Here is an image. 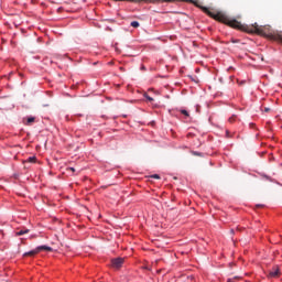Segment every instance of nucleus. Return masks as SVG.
<instances>
[{
	"label": "nucleus",
	"mask_w": 282,
	"mask_h": 282,
	"mask_svg": "<svg viewBox=\"0 0 282 282\" xmlns=\"http://www.w3.org/2000/svg\"><path fill=\"white\" fill-rule=\"evenodd\" d=\"M189 3H195L197 8H200L205 14L215 19V21H219V23H225V25H229V28H234L235 30H243L249 34H258L259 36H265V39H270L271 41H279L282 43V32L272 31L270 25H259L257 23L252 25H242L241 22L237 21L236 19H231L230 17L226 15L224 12H212L206 7H200L194 0H188Z\"/></svg>",
	"instance_id": "1"
},
{
	"label": "nucleus",
	"mask_w": 282,
	"mask_h": 282,
	"mask_svg": "<svg viewBox=\"0 0 282 282\" xmlns=\"http://www.w3.org/2000/svg\"><path fill=\"white\" fill-rule=\"evenodd\" d=\"M42 250H45L46 252H52V250H54V249H52V247H48V246H45V245L40 246V247L29 251V252H25L24 257H34V256L39 254V252H41Z\"/></svg>",
	"instance_id": "2"
},
{
	"label": "nucleus",
	"mask_w": 282,
	"mask_h": 282,
	"mask_svg": "<svg viewBox=\"0 0 282 282\" xmlns=\"http://www.w3.org/2000/svg\"><path fill=\"white\" fill-rule=\"evenodd\" d=\"M122 263H124V259L122 258H117L111 260V265L112 268H116V269L122 268Z\"/></svg>",
	"instance_id": "3"
},
{
	"label": "nucleus",
	"mask_w": 282,
	"mask_h": 282,
	"mask_svg": "<svg viewBox=\"0 0 282 282\" xmlns=\"http://www.w3.org/2000/svg\"><path fill=\"white\" fill-rule=\"evenodd\" d=\"M280 271H279V267H274L270 272H269V276L271 279H276V276H279Z\"/></svg>",
	"instance_id": "4"
},
{
	"label": "nucleus",
	"mask_w": 282,
	"mask_h": 282,
	"mask_svg": "<svg viewBox=\"0 0 282 282\" xmlns=\"http://www.w3.org/2000/svg\"><path fill=\"white\" fill-rule=\"evenodd\" d=\"M36 118L34 117H29L26 118V121H24V124H26V127L32 126L33 122H35Z\"/></svg>",
	"instance_id": "5"
},
{
	"label": "nucleus",
	"mask_w": 282,
	"mask_h": 282,
	"mask_svg": "<svg viewBox=\"0 0 282 282\" xmlns=\"http://www.w3.org/2000/svg\"><path fill=\"white\" fill-rule=\"evenodd\" d=\"M28 232H30V229H21V230L15 232V236L21 237L23 235H28Z\"/></svg>",
	"instance_id": "6"
},
{
	"label": "nucleus",
	"mask_w": 282,
	"mask_h": 282,
	"mask_svg": "<svg viewBox=\"0 0 282 282\" xmlns=\"http://www.w3.org/2000/svg\"><path fill=\"white\" fill-rule=\"evenodd\" d=\"M28 162L30 164H36V156H30L26 161H24V164Z\"/></svg>",
	"instance_id": "7"
},
{
	"label": "nucleus",
	"mask_w": 282,
	"mask_h": 282,
	"mask_svg": "<svg viewBox=\"0 0 282 282\" xmlns=\"http://www.w3.org/2000/svg\"><path fill=\"white\" fill-rule=\"evenodd\" d=\"M130 25H131V28H140V22L132 21Z\"/></svg>",
	"instance_id": "8"
},
{
	"label": "nucleus",
	"mask_w": 282,
	"mask_h": 282,
	"mask_svg": "<svg viewBox=\"0 0 282 282\" xmlns=\"http://www.w3.org/2000/svg\"><path fill=\"white\" fill-rule=\"evenodd\" d=\"M145 98H147V100H149V102H153V98L151 96L145 95Z\"/></svg>",
	"instance_id": "9"
},
{
	"label": "nucleus",
	"mask_w": 282,
	"mask_h": 282,
	"mask_svg": "<svg viewBox=\"0 0 282 282\" xmlns=\"http://www.w3.org/2000/svg\"><path fill=\"white\" fill-rule=\"evenodd\" d=\"M151 177H152L153 180H160V176H159L158 174H153Z\"/></svg>",
	"instance_id": "10"
},
{
	"label": "nucleus",
	"mask_w": 282,
	"mask_h": 282,
	"mask_svg": "<svg viewBox=\"0 0 282 282\" xmlns=\"http://www.w3.org/2000/svg\"><path fill=\"white\" fill-rule=\"evenodd\" d=\"M237 119V117H231V118H229V122H235V120Z\"/></svg>",
	"instance_id": "11"
},
{
	"label": "nucleus",
	"mask_w": 282,
	"mask_h": 282,
	"mask_svg": "<svg viewBox=\"0 0 282 282\" xmlns=\"http://www.w3.org/2000/svg\"><path fill=\"white\" fill-rule=\"evenodd\" d=\"M181 113H183V116H188V111L186 110H182Z\"/></svg>",
	"instance_id": "12"
},
{
	"label": "nucleus",
	"mask_w": 282,
	"mask_h": 282,
	"mask_svg": "<svg viewBox=\"0 0 282 282\" xmlns=\"http://www.w3.org/2000/svg\"><path fill=\"white\" fill-rule=\"evenodd\" d=\"M68 171H72V173H76V169L74 167H68Z\"/></svg>",
	"instance_id": "13"
},
{
	"label": "nucleus",
	"mask_w": 282,
	"mask_h": 282,
	"mask_svg": "<svg viewBox=\"0 0 282 282\" xmlns=\"http://www.w3.org/2000/svg\"><path fill=\"white\" fill-rule=\"evenodd\" d=\"M265 113H270V108H264Z\"/></svg>",
	"instance_id": "14"
},
{
	"label": "nucleus",
	"mask_w": 282,
	"mask_h": 282,
	"mask_svg": "<svg viewBox=\"0 0 282 282\" xmlns=\"http://www.w3.org/2000/svg\"><path fill=\"white\" fill-rule=\"evenodd\" d=\"M193 153V155H202V153H199V152H192Z\"/></svg>",
	"instance_id": "15"
},
{
	"label": "nucleus",
	"mask_w": 282,
	"mask_h": 282,
	"mask_svg": "<svg viewBox=\"0 0 282 282\" xmlns=\"http://www.w3.org/2000/svg\"><path fill=\"white\" fill-rule=\"evenodd\" d=\"M229 137H230V132L227 131V138H229Z\"/></svg>",
	"instance_id": "16"
}]
</instances>
